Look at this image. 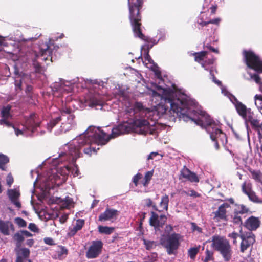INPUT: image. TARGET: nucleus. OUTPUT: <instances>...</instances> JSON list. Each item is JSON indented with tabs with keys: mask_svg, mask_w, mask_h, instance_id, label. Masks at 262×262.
<instances>
[{
	"mask_svg": "<svg viewBox=\"0 0 262 262\" xmlns=\"http://www.w3.org/2000/svg\"><path fill=\"white\" fill-rule=\"evenodd\" d=\"M175 96L177 97L176 93L170 88L163 89V97L165 102L169 103L170 108L168 111V107H159L157 108L158 113L161 115H168L169 119L173 121L178 117L185 121L192 120L186 116L192 112L196 111L193 109L194 102L186 98L184 95H181L177 98Z\"/></svg>",
	"mask_w": 262,
	"mask_h": 262,
	"instance_id": "1",
	"label": "nucleus"
},
{
	"mask_svg": "<svg viewBox=\"0 0 262 262\" xmlns=\"http://www.w3.org/2000/svg\"><path fill=\"white\" fill-rule=\"evenodd\" d=\"M186 117L190 118L198 125L205 127L210 135V139L214 142L215 148L219 149L218 140L225 138L226 134L219 128L217 123L208 114L202 111L192 112Z\"/></svg>",
	"mask_w": 262,
	"mask_h": 262,
	"instance_id": "2",
	"label": "nucleus"
},
{
	"mask_svg": "<svg viewBox=\"0 0 262 262\" xmlns=\"http://www.w3.org/2000/svg\"><path fill=\"white\" fill-rule=\"evenodd\" d=\"M143 5V0H128L129 9L128 18L136 37L146 42H151V39L145 36L142 32V15L141 9Z\"/></svg>",
	"mask_w": 262,
	"mask_h": 262,
	"instance_id": "3",
	"label": "nucleus"
},
{
	"mask_svg": "<svg viewBox=\"0 0 262 262\" xmlns=\"http://www.w3.org/2000/svg\"><path fill=\"white\" fill-rule=\"evenodd\" d=\"M98 131L96 133L97 142L99 143L106 144L111 139L116 138L121 135L128 134L134 131L133 125L127 122L119 124L114 127L110 135L106 134L100 127H97Z\"/></svg>",
	"mask_w": 262,
	"mask_h": 262,
	"instance_id": "4",
	"label": "nucleus"
},
{
	"mask_svg": "<svg viewBox=\"0 0 262 262\" xmlns=\"http://www.w3.org/2000/svg\"><path fill=\"white\" fill-rule=\"evenodd\" d=\"M98 131V128H90L88 129L86 134L78 139V147H81V149L83 148V152L88 156H90L92 152H97L95 148L91 146L93 144H96L98 145H104L106 144L99 143L98 142H97L98 139L96 135Z\"/></svg>",
	"mask_w": 262,
	"mask_h": 262,
	"instance_id": "5",
	"label": "nucleus"
},
{
	"mask_svg": "<svg viewBox=\"0 0 262 262\" xmlns=\"http://www.w3.org/2000/svg\"><path fill=\"white\" fill-rule=\"evenodd\" d=\"M211 242L212 247L221 254L224 260L226 262L229 261L233 253L229 242L224 237L217 235L212 237Z\"/></svg>",
	"mask_w": 262,
	"mask_h": 262,
	"instance_id": "6",
	"label": "nucleus"
},
{
	"mask_svg": "<svg viewBox=\"0 0 262 262\" xmlns=\"http://www.w3.org/2000/svg\"><path fill=\"white\" fill-rule=\"evenodd\" d=\"M181 235L178 233H172L167 236H164L160 239V244L166 249L168 255L175 254L180 246V239Z\"/></svg>",
	"mask_w": 262,
	"mask_h": 262,
	"instance_id": "7",
	"label": "nucleus"
},
{
	"mask_svg": "<svg viewBox=\"0 0 262 262\" xmlns=\"http://www.w3.org/2000/svg\"><path fill=\"white\" fill-rule=\"evenodd\" d=\"M244 59L246 66L257 73H262V60L259 56L251 50L243 51Z\"/></svg>",
	"mask_w": 262,
	"mask_h": 262,
	"instance_id": "8",
	"label": "nucleus"
},
{
	"mask_svg": "<svg viewBox=\"0 0 262 262\" xmlns=\"http://www.w3.org/2000/svg\"><path fill=\"white\" fill-rule=\"evenodd\" d=\"M103 244L100 240L92 241L91 245L86 252V257L88 259H94L98 257L101 253Z\"/></svg>",
	"mask_w": 262,
	"mask_h": 262,
	"instance_id": "9",
	"label": "nucleus"
},
{
	"mask_svg": "<svg viewBox=\"0 0 262 262\" xmlns=\"http://www.w3.org/2000/svg\"><path fill=\"white\" fill-rule=\"evenodd\" d=\"M240 237L242 239L240 245V251L242 253H244L255 242V236L251 232L241 234Z\"/></svg>",
	"mask_w": 262,
	"mask_h": 262,
	"instance_id": "10",
	"label": "nucleus"
},
{
	"mask_svg": "<svg viewBox=\"0 0 262 262\" xmlns=\"http://www.w3.org/2000/svg\"><path fill=\"white\" fill-rule=\"evenodd\" d=\"M151 216L149 219V225L154 227L156 230H159L162 228L167 221V217L165 215L162 214L159 216L154 211L151 212Z\"/></svg>",
	"mask_w": 262,
	"mask_h": 262,
	"instance_id": "11",
	"label": "nucleus"
},
{
	"mask_svg": "<svg viewBox=\"0 0 262 262\" xmlns=\"http://www.w3.org/2000/svg\"><path fill=\"white\" fill-rule=\"evenodd\" d=\"M230 207V205L227 203H224L221 204L217 210L213 212L214 216L213 220L215 222L225 221H228V216L227 215L226 208Z\"/></svg>",
	"mask_w": 262,
	"mask_h": 262,
	"instance_id": "12",
	"label": "nucleus"
},
{
	"mask_svg": "<svg viewBox=\"0 0 262 262\" xmlns=\"http://www.w3.org/2000/svg\"><path fill=\"white\" fill-rule=\"evenodd\" d=\"M261 222L258 217L251 216L244 223L243 226L247 230L252 231H256L260 226Z\"/></svg>",
	"mask_w": 262,
	"mask_h": 262,
	"instance_id": "13",
	"label": "nucleus"
},
{
	"mask_svg": "<svg viewBox=\"0 0 262 262\" xmlns=\"http://www.w3.org/2000/svg\"><path fill=\"white\" fill-rule=\"evenodd\" d=\"M118 215V210L112 208H106L104 212L100 214L98 220L101 222L113 221L116 219Z\"/></svg>",
	"mask_w": 262,
	"mask_h": 262,
	"instance_id": "14",
	"label": "nucleus"
},
{
	"mask_svg": "<svg viewBox=\"0 0 262 262\" xmlns=\"http://www.w3.org/2000/svg\"><path fill=\"white\" fill-rule=\"evenodd\" d=\"M36 115L35 113H32L27 118H26L25 123L24 126L28 130H31L32 132L39 126L40 122L36 121Z\"/></svg>",
	"mask_w": 262,
	"mask_h": 262,
	"instance_id": "15",
	"label": "nucleus"
},
{
	"mask_svg": "<svg viewBox=\"0 0 262 262\" xmlns=\"http://www.w3.org/2000/svg\"><path fill=\"white\" fill-rule=\"evenodd\" d=\"M32 234L27 230H20L15 233L13 236V239L16 242V246L20 247L21 244L25 239V237H31Z\"/></svg>",
	"mask_w": 262,
	"mask_h": 262,
	"instance_id": "16",
	"label": "nucleus"
},
{
	"mask_svg": "<svg viewBox=\"0 0 262 262\" xmlns=\"http://www.w3.org/2000/svg\"><path fill=\"white\" fill-rule=\"evenodd\" d=\"M81 147H78V139L76 144H70L68 146V154L72 156V160L75 162L76 159L80 157Z\"/></svg>",
	"mask_w": 262,
	"mask_h": 262,
	"instance_id": "17",
	"label": "nucleus"
},
{
	"mask_svg": "<svg viewBox=\"0 0 262 262\" xmlns=\"http://www.w3.org/2000/svg\"><path fill=\"white\" fill-rule=\"evenodd\" d=\"M7 194L11 202L15 205L18 208L21 207L20 202L18 201V198L20 196L19 192L16 189H8L7 191Z\"/></svg>",
	"mask_w": 262,
	"mask_h": 262,
	"instance_id": "18",
	"label": "nucleus"
},
{
	"mask_svg": "<svg viewBox=\"0 0 262 262\" xmlns=\"http://www.w3.org/2000/svg\"><path fill=\"white\" fill-rule=\"evenodd\" d=\"M104 102L102 97L100 95L95 94L90 98L88 105L92 107L99 106L100 108H102Z\"/></svg>",
	"mask_w": 262,
	"mask_h": 262,
	"instance_id": "19",
	"label": "nucleus"
},
{
	"mask_svg": "<svg viewBox=\"0 0 262 262\" xmlns=\"http://www.w3.org/2000/svg\"><path fill=\"white\" fill-rule=\"evenodd\" d=\"M9 229L12 231L15 230L13 224L10 221H4L0 220V232L5 235L10 234Z\"/></svg>",
	"mask_w": 262,
	"mask_h": 262,
	"instance_id": "20",
	"label": "nucleus"
},
{
	"mask_svg": "<svg viewBox=\"0 0 262 262\" xmlns=\"http://www.w3.org/2000/svg\"><path fill=\"white\" fill-rule=\"evenodd\" d=\"M40 53L42 60L45 61H50L52 62H53L52 57V51L50 49L48 43L45 44V48L41 47L40 48Z\"/></svg>",
	"mask_w": 262,
	"mask_h": 262,
	"instance_id": "21",
	"label": "nucleus"
},
{
	"mask_svg": "<svg viewBox=\"0 0 262 262\" xmlns=\"http://www.w3.org/2000/svg\"><path fill=\"white\" fill-rule=\"evenodd\" d=\"M131 124L133 125L134 130L136 128H141L143 127H146L149 125V122L145 119H135Z\"/></svg>",
	"mask_w": 262,
	"mask_h": 262,
	"instance_id": "22",
	"label": "nucleus"
},
{
	"mask_svg": "<svg viewBox=\"0 0 262 262\" xmlns=\"http://www.w3.org/2000/svg\"><path fill=\"white\" fill-rule=\"evenodd\" d=\"M249 171L251 174V178L256 182L259 183H262V172L260 170H255L250 168Z\"/></svg>",
	"mask_w": 262,
	"mask_h": 262,
	"instance_id": "23",
	"label": "nucleus"
},
{
	"mask_svg": "<svg viewBox=\"0 0 262 262\" xmlns=\"http://www.w3.org/2000/svg\"><path fill=\"white\" fill-rule=\"evenodd\" d=\"M58 258L61 259L68 254V250L64 246H58L55 250Z\"/></svg>",
	"mask_w": 262,
	"mask_h": 262,
	"instance_id": "24",
	"label": "nucleus"
},
{
	"mask_svg": "<svg viewBox=\"0 0 262 262\" xmlns=\"http://www.w3.org/2000/svg\"><path fill=\"white\" fill-rule=\"evenodd\" d=\"M236 208L234 211L239 215L247 213L250 211L249 209L243 204H236Z\"/></svg>",
	"mask_w": 262,
	"mask_h": 262,
	"instance_id": "25",
	"label": "nucleus"
},
{
	"mask_svg": "<svg viewBox=\"0 0 262 262\" xmlns=\"http://www.w3.org/2000/svg\"><path fill=\"white\" fill-rule=\"evenodd\" d=\"M153 171H148L145 173L143 180L141 181V184L145 187H147L153 176Z\"/></svg>",
	"mask_w": 262,
	"mask_h": 262,
	"instance_id": "26",
	"label": "nucleus"
},
{
	"mask_svg": "<svg viewBox=\"0 0 262 262\" xmlns=\"http://www.w3.org/2000/svg\"><path fill=\"white\" fill-rule=\"evenodd\" d=\"M115 230V228L113 227L99 226L98 227V231L101 234L110 235Z\"/></svg>",
	"mask_w": 262,
	"mask_h": 262,
	"instance_id": "27",
	"label": "nucleus"
},
{
	"mask_svg": "<svg viewBox=\"0 0 262 262\" xmlns=\"http://www.w3.org/2000/svg\"><path fill=\"white\" fill-rule=\"evenodd\" d=\"M169 197L167 194L164 195L161 198V202H160V207L162 208L161 210L167 211L169 203Z\"/></svg>",
	"mask_w": 262,
	"mask_h": 262,
	"instance_id": "28",
	"label": "nucleus"
},
{
	"mask_svg": "<svg viewBox=\"0 0 262 262\" xmlns=\"http://www.w3.org/2000/svg\"><path fill=\"white\" fill-rule=\"evenodd\" d=\"M12 106L10 105H7L6 106L3 107L1 114V117L3 118H9L12 117V115L10 114V110Z\"/></svg>",
	"mask_w": 262,
	"mask_h": 262,
	"instance_id": "29",
	"label": "nucleus"
},
{
	"mask_svg": "<svg viewBox=\"0 0 262 262\" xmlns=\"http://www.w3.org/2000/svg\"><path fill=\"white\" fill-rule=\"evenodd\" d=\"M207 53L208 52L205 51L193 53V55L194 56L195 61L200 62L201 61H203L205 57L207 55Z\"/></svg>",
	"mask_w": 262,
	"mask_h": 262,
	"instance_id": "30",
	"label": "nucleus"
},
{
	"mask_svg": "<svg viewBox=\"0 0 262 262\" xmlns=\"http://www.w3.org/2000/svg\"><path fill=\"white\" fill-rule=\"evenodd\" d=\"M242 192L245 194H247L252 191V184L251 182H244L242 185Z\"/></svg>",
	"mask_w": 262,
	"mask_h": 262,
	"instance_id": "31",
	"label": "nucleus"
},
{
	"mask_svg": "<svg viewBox=\"0 0 262 262\" xmlns=\"http://www.w3.org/2000/svg\"><path fill=\"white\" fill-rule=\"evenodd\" d=\"M9 162V158L3 154H0V169L2 170H5V165Z\"/></svg>",
	"mask_w": 262,
	"mask_h": 262,
	"instance_id": "32",
	"label": "nucleus"
},
{
	"mask_svg": "<svg viewBox=\"0 0 262 262\" xmlns=\"http://www.w3.org/2000/svg\"><path fill=\"white\" fill-rule=\"evenodd\" d=\"M241 215H239L233 211V215L232 216V222L234 224L240 226L242 225H243L244 223H243Z\"/></svg>",
	"mask_w": 262,
	"mask_h": 262,
	"instance_id": "33",
	"label": "nucleus"
},
{
	"mask_svg": "<svg viewBox=\"0 0 262 262\" xmlns=\"http://www.w3.org/2000/svg\"><path fill=\"white\" fill-rule=\"evenodd\" d=\"M143 241L146 250H150L155 248L157 246V243L156 242L146 240L145 238H143Z\"/></svg>",
	"mask_w": 262,
	"mask_h": 262,
	"instance_id": "34",
	"label": "nucleus"
},
{
	"mask_svg": "<svg viewBox=\"0 0 262 262\" xmlns=\"http://www.w3.org/2000/svg\"><path fill=\"white\" fill-rule=\"evenodd\" d=\"M61 121V117L59 116L56 118L52 119L48 124V128L51 132L52 128Z\"/></svg>",
	"mask_w": 262,
	"mask_h": 262,
	"instance_id": "35",
	"label": "nucleus"
},
{
	"mask_svg": "<svg viewBox=\"0 0 262 262\" xmlns=\"http://www.w3.org/2000/svg\"><path fill=\"white\" fill-rule=\"evenodd\" d=\"M72 112V110L70 107H68L67 106L62 107V109L60 110V113L62 116H64V114L69 115V117H68V120L71 119V121H73L75 118L74 115L71 114Z\"/></svg>",
	"mask_w": 262,
	"mask_h": 262,
	"instance_id": "36",
	"label": "nucleus"
},
{
	"mask_svg": "<svg viewBox=\"0 0 262 262\" xmlns=\"http://www.w3.org/2000/svg\"><path fill=\"white\" fill-rule=\"evenodd\" d=\"M200 246L190 248L188 251V255L191 259H194L199 252Z\"/></svg>",
	"mask_w": 262,
	"mask_h": 262,
	"instance_id": "37",
	"label": "nucleus"
},
{
	"mask_svg": "<svg viewBox=\"0 0 262 262\" xmlns=\"http://www.w3.org/2000/svg\"><path fill=\"white\" fill-rule=\"evenodd\" d=\"M205 257L203 262H208L214 260L213 252L207 249L205 252Z\"/></svg>",
	"mask_w": 262,
	"mask_h": 262,
	"instance_id": "38",
	"label": "nucleus"
},
{
	"mask_svg": "<svg viewBox=\"0 0 262 262\" xmlns=\"http://www.w3.org/2000/svg\"><path fill=\"white\" fill-rule=\"evenodd\" d=\"M144 201L145 202L146 206H147V207H152V208H153L154 210H155V211H158L159 212L163 211V210H159L158 208L157 205L153 203V202L151 199L147 198V199H145Z\"/></svg>",
	"mask_w": 262,
	"mask_h": 262,
	"instance_id": "39",
	"label": "nucleus"
},
{
	"mask_svg": "<svg viewBox=\"0 0 262 262\" xmlns=\"http://www.w3.org/2000/svg\"><path fill=\"white\" fill-rule=\"evenodd\" d=\"M247 195L248 196L249 200L254 203H261V201L259 199L258 197L256 195L255 192L253 190L248 193Z\"/></svg>",
	"mask_w": 262,
	"mask_h": 262,
	"instance_id": "40",
	"label": "nucleus"
},
{
	"mask_svg": "<svg viewBox=\"0 0 262 262\" xmlns=\"http://www.w3.org/2000/svg\"><path fill=\"white\" fill-rule=\"evenodd\" d=\"M142 174L140 173H137L133 177L132 181L135 186H138L139 183V181L142 178Z\"/></svg>",
	"mask_w": 262,
	"mask_h": 262,
	"instance_id": "41",
	"label": "nucleus"
},
{
	"mask_svg": "<svg viewBox=\"0 0 262 262\" xmlns=\"http://www.w3.org/2000/svg\"><path fill=\"white\" fill-rule=\"evenodd\" d=\"M191 172H192L186 166H184L181 171V176H182V177L186 179H187L189 176L191 174Z\"/></svg>",
	"mask_w": 262,
	"mask_h": 262,
	"instance_id": "42",
	"label": "nucleus"
},
{
	"mask_svg": "<svg viewBox=\"0 0 262 262\" xmlns=\"http://www.w3.org/2000/svg\"><path fill=\"white\" fill-rule=\"evenodd\" d=\"M15 222L20 227H26L27 226V222L21 217L15 218Z\"/></svg>",
	"mask_w": 262,
	"mask_h": 262,
	"instance_id": "43",
	"label": "nucleus"
},
{
	"mask_svg": "<svg viewBox=\"0 0 262 262\" xmlns=\"http://www.w3.org/2000/svg\"><path fill=\"white\" fill-rule=\"evenodd\" d=\"M20 252V255L23 258H28L30 255V250L26 248H21L19 250Z\"/></svg>",
	"mask_w": 262,
	"mask_h": 262,
	"instance_id": "44",
	"label": "nucleus"
},
{
	"mask_svg": "<svg viewBox=\"0 0 262 262\" xmlns=\"http://www.w3.org/2000/svg\"><path fill=\"white\" fill-rule=\"evenodd\" d=\"M151 47H152V46H151V47L150 48L148 47L147 50L146 51H145V55H144L145 60L147 61L148 63H154L153 60L151 59L150 56L149 54V49L151 48Z\"/></svg>",
	"mask_w": 262,
	"mask_h": 262,
	"instance_id": "45",
	"label": "nucleus"
},
{
	"mask_svg": "<svg viewBox=\"0 0 262 262\" xmlns=\"http://www.w3.org/2000/svg\"><path fill=\"white\" fill-rule=\"evenodd\" d=\"M9 118H2L0 120V125H5L7 127H12L14 128V125L12 123L8 121Z\"/></svg>",
	"mask_w": 262,
	"mask_h": 262,
	"instance_id": "46",
	"label": "nucleus"
},
{
	"mask_svg": "<svg viewBox=\"0 0 262 262\" xmlns=\"http://www.w3.org/2000/svg\"><path fill=\"white\" fill-rule=\"evenodd\" d=\"M187 180L190 181L191 182L197 183L199 182V179L198 177L195 173L193 172H192L191 173V174L189 176L188 178H187Z\"/></svg>",
	"mask_w": 262,
	"mask_h": 262,
	"instance_id": "47",
	"label": "nucleus"
},
{
	"mask_svg": "<svg viewBox=\"0 0 262 262\" xmlns=\"http://www.w3.org/2000/svg\"><path fill=\"white\" fill-rule=\"evenodd\" d=\"M85 223V221L83 219H78L76 221V224L74 225L76 228L81 230Z\"/></svg>",
	"mask_w": 262,
	"mask_h": 262,
	"instance_id": "48",
	"label": "nucleus"
},
{
	"mask_svg": "<svg viewBox=\"0 0 262 262\" xmlns=\"http://www.w3.org/2000/svg\"><path fill=\"white\" fill-rule=\"evenodd\" d=\"M22 78L18 80L15 79L14 81V84L15 86V89L16 91L18 90L21 91L22 90Z\"/></svg>",
	"mask_w": 262,
	"mask_h": 262,
	"instance_id": "49",
	"label": "nucleus"
},
{
	"mask_svg": "<svg viewBox=\"0 0 262 262\" xmlns=\"http://www.w3.org/2000/svg\"><path fill=\"white\" fill-rule=\"evenodd\" d=\"M14 182V179L13 176L11 173H9L7 175L6 178V182L7 184L9 187H11L12 184H13Z\"/></svg>",
	"mask_w": 262,
	"mask_h": 262,
	"instance_id": "50",
	"label": "nucleus"
},
{
	"mask_svg": "<svg viewBox=\"0 0 262 262\" xmlns=\"http://www.w3.org/2000/svg\"><path fill=\"white\" fill-rule=\"evenodd\" d=\"M250 77L254 80L256 83L259 84L261 83V78L257 74H251Z\"/></svg>",
	"mask_w": 262,
	"mask_h": 262,
	"instance_id": "51",
	"label": "nucleus"
},
{
	"mask_svg": "<svg viewBox=\"0 0 262 262\" xmlns=\"http://www.w3.org/2000/svg\"><path fill=\"white\" fill-rule=\"evenodd\" d=\"M33 86L31 85H27L25 89V93L29 97H32Z\"/></svg>",
	"mask_w": 262,
	"mask_h": 262,
	"instance_id": "52",
	"label": "nucleus"
},
{
	"mask_svg": "<svg viewBox=\"0 0 262 262\" xmlns=\"http://www.w3.org/2000/svg\"><path fill=\"white\" fill-rule=\"evenodd\" d=\"M33 66L37 72H40L41 67L40 64L35 59L33 61Z\"/></svg>",
	"mask_w": 262,
	"mask_h": 262,
	"instance_id": "53",
	"label": "nucleus"
},
{
	"mask_svg": "<svg viewBox=\"0 0 262 262\" xmlns=\"http://www.w3.org/2000/svg\"><path fill=\"white\" fill-rule=\"evenodd\" d=\"M28 228L32 231L34 232H38L39 229L34 223H30L28 226Z\"/></svg>",
	"mask_w": 262,
	"mask_h": 262,
	"instance_id": "54",
	"label": "nucleus"
},
{
	"mask_svg": "<svg viewBox=\"0 0 262 262\" xmlns=\"http://www.w3.org/2000/svg\"><path fill=\"white\" fill-rule=\"evenodd\" d=\"M80 230L78 228H76V226H74V227L70 229L69 232L68 233L69 235L70 236H73L75 235L78 231Z\"/></svg>",
	"mask_w": 262,
	"mask_h": 262,
	"instance_id": "55",
	"label": "nucleus"
},
{
	"mask_svg": "<svg viewBox=\"0 0 262 262\" xmlns=\"http://www.w3.org/2000/svg\"><path fill=\"white\" fill-rule=\"evenodd\" d=\"M80 230L78 228H76V226H74V227L70 229L69 232L68 233L69 235L70 236H73L75 235L78 231Z\"/></svg>",
	"mask_w": 262,
	"mask_h": 262,
	"instance_id": "56",
	"label": "nucleus"
},
{
	"mask_svg": "<svg viewBox=\"0 0 262 262\" xmlns=\"http://www.w3.org/2000/svg\"><path fill=\"white\" fill-rule=\"evenodd\" d=\"M228 236L229 237H231V238L233 239V243L234 244L236 245L237 244L236 239L239 236V235L238 233H235V232H232V233L229 234Z\"/></svg>",
	"mask_w": 262,
	"mask_h": 262,
	"instance_id": "57",
	"label": "nucleus"
},
{
	"mask_svg": "<svg viewBox=\"0 0 262 262\" xmlns=\"http://www.w3.org/2000/svg\"><path fill=\"white\" fill-rule=\"evenodd\" d=\"M134 110L135 111H141L143 110V106L142 103L141 102H136L134 105Z\"/></svg>",
	"mask_w": 262,
	"mask_h": 262,
	"instance_id": "58",
	"label": "nucleus"
},
{
	"mask_svg": "<svg viewBox=\"0 0 262 262\" xmlns=\"http://www.w3.org/2000/svg\"><path fill=\"white\" fill-rule=\"evenodd\" d=\"M221 21V19L220 18H216L208 20V24H215L218 26Z\"/></svg>",
	"mask_w": 262,
	"mask_h": 262,
	"instance_id": "59",
	"label": "nucleus"
},
{
	"mask_svg": "<svg viewBox=\"0 0 262 262\" xmlns=\"http://www.w3.org/2000/svg\"><path fill=\"white\" fill-rule=\"evenodd\" d=\"M44 242L46 244L53 245L54 244V240L51 237H46L44 238Z\"/></svg>",
	"mask_w": 262,
	"mask_h": 262,
	"instance_id": "60",
	"label": "nucleus"
},
{
	"mask_svg": "<svg viewBox=\"0 0 262 262\" xmlns=\"http://www.w3.org/2000/svg\"><path fill=\"white\" fill-rule=\"evenodd\" d=\"M186 194L187 195H190V196H194V197H198L199 196V194L198 193V192H196L195 190H190L189 192L187 193V192H185Z\"/></svg>",
	"mask_w": 262,
	"mask_h": 262,
	"instance_id": "61",
	"label": "nucleus"
},
{
	"mask_svg": "<svg viewBox=\"0 0 262 262\" xmlns=\"http://www.w3.org/2000/svg\"><path fill=\"white\" fill-rule=\"evenodd\" d=\"M72 199L69 196L66 198L64 204H66V207L69 206L72 204Z\"/></svg>",
	"mask_w": 262,
	"mask_h": 262,
	"instance_id": "62",
	"label": "nucleus"
},
{
	"mask_svg": "<svg viewBox=\"0 0 262 262\" xmlns=\"http://www.w3.org/2000/svg\"><path fill=\"white\" fill-rule=\"evenodd\" d=\"M217 8V5H212L210 8V9L211 10V15H214L215 14Z\"/></svg>",
	"mask_w": 262,
	"mask_h": 262,
	"instance_id": "63",
	"label": "nucleus"
},
{
	"mask_svg": "<svg viewBox=\"0 0 262 262\" xmlns=\"http://www.w3.org/2000/svg\"><path fill=\"white\" fill-rule=\"evenodd\" d=\"M200 21H198V24L202 27H204L205 26H207L208 25V21H203L202 18H200Z\"/></svg>",
	"mask_w": 262,
	"mask_h": 262,
	"instance_id": "64",
	"label": "nucleus"
}]
</instances>
